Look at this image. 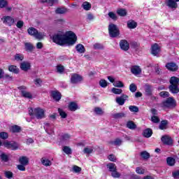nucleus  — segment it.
Listing matches in <instances>:
<instances>
[{
    "label": "nucleus",
    "instance_id": "obj_64",
    "mask_svg": "<svg viewBox=\"0 0 179 179\" xmlns=\"http://www.w3.org/2000/svg\"><path fill=\"white\" fill-rule=\"evenodd\" d=\"M172 177L176 179L179 178V170L173 172Z\"/></svg>",
    "mask_w": 179,
    "mask_h": 179
},
{
    "label": "nucleus",
    "instance_id": "obj_54",
    "mask_svg": "<svg viewBox=\"0 0 179 179\" xmlns=\"http://www.w3.org/2000/svg\"><path fill=\"white\" fill-rule=\"evenodd\" d=\"M4 175H5V177L8 179H10L13 177V173L10 172L9 171H6L4 172Z\"/></svg>",
    "mask_w": 179,
    "mask_h": 179
},
{
    "label": "nucleus",
    "instance_id": "obj_63",
    "mask_svg": "<svg viewBox=\"0 0 179 179\" xmlns=\"http://www.w3.org/2000/svg\"><path fill=\"white\" fill-rule=\"evenodd\" d=\"M71 139V136L69 134H64L62 136V141H69Z\"/></svg>",
    "mask_w": 179,
    "mask_h": 179
},
{
    "label": "nucleus",
    "instance_id": "obj_41",
    "mask_svg": "<svg viewBox=\"0 0 179 179\" xmlns=\"http://www.w3.org/2000/svg\"><path fill=\"white\" fill-rule=\"evenodd\" d=\"M87 22H93V20H94V19H96V16H94V15H93L91 13H89L87 14Z\"/></svg>",
    "mask_w": 179,
    "mask_h": 179
},
{
    "label": "nucleus",
    "instance_id": "obj_55",
    "mask_svg": "<svg viewBox=\"0 0 179 179\" xmlns=\"http://www.w3.org/2000/svg\"><path fill=\"white\" fill-rule=\"evenodd\" d=\"M112 92H113L114 94H121V93H122V90L120 88L113 87L112 89Z\"/></svg>",
    "mask_w": 179,
    "mask_h": 179
},
{
    "label": "nucleus",
    "instance_id": "obj_57",
    "mask_svg": "<svg viewBox=\"0 0 179 179\" xmlns=\"http://www.w3.org/2000/svg\"><path fill=\"white\" fill-rule=\"evenodd\" d=\"M8 137H9V135L8 134V133L5 131H2L0 133L1 139H8Z\"/></svg>",
    "mask_w": 179,
    "mask_h": 179
},
{
    "label": "nucleus",
    "instance_id": "obj_19",
    "mask_svg": "<svg viewBox=\"0 0 179 179\" xmlns=\"http://www.w3.org/2000/svg\"><path fill=\"white\" fill-rule=\"evenodd\" d=\"M31 66L30 63L28 62H23L20 64V69L22 71H24V72H27Z\"/></svg>",
    "mask_w": 179,
    "mask_h": 179
},
{
    "label": "nucleus",
    "instance_id": "obj_16",
    "mask_svg": "<svg viewBox=\"0 0 179 179\" xmlns=\"http://www.w3.org/2000/svg\"><path fill=\"white\" fill-rule=\"evenodd\" d=\"M176 159H177L176 155H174V157H168L166 158V163L168 166H170V167H173V166L176 165Z\"/></svg>",
    "mask_w": 179,
    "mask_h": 179
},
{
    "label": "nucleus",
    "instance_id": "obj_36",
    "mask_svg": "<svg viewBox=\"0 0 179 179\" xmlns=\"http://www.w3.org/2000/svg\"><path fill=\"white\" fill-rule=\"evenodd\" d=\"M68 12V9L65 8H57L55 10V13L58 15H64V13H66Z\"/></svg>",
    "mask_w": 179,
    "mask_h": 179
},
{
    "label": "nucleus",
    "instance_id": "obj_44",
    "mask_svg": "<svg viewBox=\"0 0 179 179\" xmlns=\"http://www.w3.org/2000/svg\"><path fill=\"white\" fill-rule=\"evenodd\" d=\"M167 124H168V122L167 120H162L161 122V124H159V129H166L167 128Z\"/></svg>",
    "mask_w": 179,
    "mask_h": 179
},
{
    "label": "nucleus",
    "instance_id": "obj_4",
    "mask_svg": "<svg viewBox=\"0 0 179 179\" xmlns=\"http://www.w3.org/2000/svg\"><path fill=\"white\" fill-rule=\"evenodd\" d=\"M176 106H177V102L173 97H169L162 103V107L164 108H174Z\"/></svg>",
    "mask_w": 179,
    "mask_h": 179
},
{
    "label": "nucleus",
    "instance_id": "obj_37",
    "mask_svg": "<svg viewBox=\"0 0 179 179\" xmlns=\"http://www.w3.org/2000/svg\"><path fill=\"white\" fill-rule=\"evenodd\" d=\"M136 26H138V24L134 20H130L127 22V27L129 29H135L136 28Z\"/></svg>",
    "mask_w": 179,
    "mask_h": 179
},
{
    "label": "nucleus",
    "instance_id": "obj_30",
    "mask_svg": "<svg viewBox=\"0 0 179 179\" xmlns=\"http://www.w3.org/2000/svg\"><path fill=\"white\" fill-rule=\"evenodd\" d=\"M24 47L26 51H28L29 52H31V51L34 50V46H33V44H31V43H25Z\"/></svg>",
    "mask_w": 179,
    "mask_h": 179
},
{
    "label": "nucleus",
    "instance_id": "obj_29",
    "mask_svg": "<svg viewBox=\"0 0 179 179\" xmlns=\"http://www.w3.org/2000/svg\"><path fill=\"white\" fill-rule=\"evenodd\" d=\"M42 3H48L49 6H52L54 3H58V0H41Z\"/></svg>",
    "mask_w": 179,
    "mask_h": 179
},
{
    "label": "nucleus",
    "instance_id": "obj_48",
    "mask_svg": "<svg viewBox=\"0 0 179 179\" xmlns=\"http://www.w3.org/2000/svg\"><path fill=\"white\" fill-rule=\"evenodd\" d=\"M63 152H64L66 155H72V149L68 146L63 147Z\"/></svg>",
    "mask_w": 179,
    "mask_h": 179
},
{
    "label": "nucleus",
    "instance_id": "obj_60",
    "mask_svg": "<svg viewBox=\"0 0 179 179\" xmlns=\"http://www.w3.org/2000/svg\"><path fill=\"white\" fill-rule=\"evenodd\" d=\"M136 172L137 173V174H145V169L141 167H137L136 169Z\"/></svg>",
    "mask_w": 179,
    "mask_h": 179
},
{
    "label": "nucleus",
    "instance_id": "obj_2",
    "mask_svg": "<svg viewBox=\"0 0 179 179\" xmlns=\"http://www.w3.org/2000/svg\"><path fill=\"white\" fill-rule=\"evenodd\" d=\"M29 115H34L37 120H43L45 118V111L41 108H36L34 109L30 108L29 110Z\"/></svg>",
    "mask_w": 179,
    "mask_h": 179
},
{
    "label": "nucleus",
    "instance_id": "obj_8",
    "mask_svg": "<svg viewBox=\"0 0 179 179\" xmlns=\"http://www.w3.org/2000/svg\"><path fill=\"white\" fill-rule=\"evenodd\" d=\"M129 99V96L127 94H122L120 96L116 97L115 101L119 106H124L125 101Z\"/></svg>",
    "mask_w": 179,
    "mask_h": 179
},
{
    "label": "nucleus",
    "instance_id": "obj_42",
    "mask_svg": "<svg viewBox=\"0 0 179 179\" xmlns=\"http://www.w3.org/2000/svg\"><path fill=\"white\" fill-rule=\"evenodd\" d=\"M117 15L119 16H127V10L124 8H120L117 10Z\"/></svg>",
    "mask_w": 179,
    "mask_h": 179
},
{
    "label": "nucleus",
    "instance_id": "obj_13",
    "mask_svg": "<svg viewBox=\"0 0 179 179\" xmlns=\"http://www.w3.org/2000/svg\"><path fill=\"white\" fill-rule=\"evenodd\" d=\"M120 46L121 50H123V51H128L129 50V43H128L127 40L120 41Z\"/></svg>",
    "mask_w": 179,
    "mask_h": 179
},
{
    "label": "nucleus",
    "instance_id": "obj_35",
    "mask_svg": "<svg viewBox=\"0 0 179 179\" xmlns=\"http://www.w3.org/2000/svg\"><path fill=\"white\" fill-rule=\"evenodd\" d=\"M140 156H141L142 159L144 160H148V159L150 158V154L148 152V151H143L140 153Z\"/></svg>",
    "mask_w": 179,
    "mask_h": 179
},
{
    "label": "nucleus",
    "instance_id": "obj_34",
    "mask_svg": "<svg viewBox=\"0 0 179 179\" xmlns=\"http://www.w3.org/2000/svg\"><path fill=\"white\" fill-rule=\"evenodd\" d=\"M82 8L85 10H90V9H92V4H90V3H89L87 1H85L82 4Z\"/></svg>",
    "mask_w": 179,
    "mask_h": 179
},
{
    "label": "nucleus",
    "instance_id": "obj_52",
    "mask_svg": "<svg viewBox=\"0 0 179 179\" xmlns=\"http://www.w3.org/2000/svg\"><path fill=\"white\" fill-rule=\"evenodd\" d=\"M111 143L115 145V146H120L122 143V140L116 138L114 141H112Z\"/></svg>",
    "mask_w": 179,
    "mask_h": 179
},
{
    "label": "nucleus",
    "instance_id": "obj_27",
    "mask_svg": "<svg viewBox=\"0 0 179 179\" xmlns=\"http://www.w3.org/2000/svg\"><path fill=\"white\" fill-rule=\"evenodd\" d=\"M125 117H127V115L124 113H114L112 115V117L115 118V120H118L120 118H124Z\"/></svg>",
    "mask_w": 179,
    "mask_h": 179
},
{
    "label": "nucleus",
    "instance_id": "obj_33",
    "mask_svg": "<svg viewBox=\"0 0 179 179\" xmlns=\"http://www.w3.org/2000/svg\"><path fill=\"white\" fill-rule=\"evenodd\" d=\"M170 83H171V85L178 86V85H179V78L176 77V76L171 77V79H170Z\"/></svg>",
    "mask_w": 179,
    "mask_h": 179
},
{
    "label": "nucleus",
    "instance_id": "obj_14",
    "mask_svg": "<svg viewBox=\"0 0 179 179\" xmlns=\"http://www.w3.org/2000/svg\"><path fill=\"white\" fill-rule=\"evenodd\" d=\"M166 68L168 69L169 71H171L172 72L178 71V66H177V64L173 62L167 63L166 64Z\"/></svg>",
    "mask_w": 179,
    "mask_h": 179
},
{
    "label": "nucleus",
    "instance_id": "obj_21",
    "mask_svg": "<svg viewBox=\"0 0 179 179\" xmlns=\"http://www.w3.org/2000/svg\"><path fill=\"white\" fill-rule=\"evenodd\" d=\"M145 92L146 96H152V92H153V87H152V85H145Z\"/></svg>",
    "mask_w": 179,
    "mask_h": 179
},
{
    "label": "nucleus",
    "instance_id": "obj_61",
    "mask_svg": "<svg viewBox=\"0 0 179 179\" xmlns=\"http://www.w3.org/2000/svg\"><path fill=\"white\" fill-rule=\"evenodd\" d=\"M108 15L110 19H113V20H117V15H115V13L109 12Z\"/></svg>",
    "mask_w": 179,
    "mask_h": 179
},
{
    "label": "nucleus",
    "instance_id": "obj_50",
    "mask_svg": "<svg viewBox=\"0 0 179 179\" xmlns=\"http://www.w3.org/2000/svg\"><path fill=\"white\" fill-rule=\"evenodd\" d=\"M58 113L59 115L62 117V118H66V117H68V115L66 114V113H65V111H64L61 108L58 109Z\"/></svg>",
    "mask_w": 179,
    "mask_h": 179
},
{
    "label": "nucleus",
    "instance_id": "obj_24",
    "mask_svg": "<svg viewBox=\"0 0 179 179\" xmlns=\"http://www.w3.org/2000/svg\"><path fill=\"white\" fill-rule=\"evenodd\" d=\"M0 158L1 162H4V163L9 162V157L2 151H0Z\"/></svg>",
    "mask_w": 179,
    "mask_h": 179
},
{
    "label": "nucleus",
    "instance_id": "obj_28",
    "mask_svg": "<svg viewBox=\"0 0 179 179\" xmlns=\"http://www.w3.org/2000/svg\"><path fill=\"white\" fill-rule=\"evenodd\" d=\"M107 169H108V171H110V173H113V171H115L117 170V166L114 163H109L106 165Z\"/></svg>",
    "mask_w": 179,
    "mask_h": 179
},
{
    "label": "nucleus",
    "instance_id": "obj_17",
    "mask_svg": "<svg viewBox=\"0 0 179 179\" xmlns=\"http://www.w3.org/2000/svg\"><path fill=\"white\" fill-rule=\"evenodd\" d=\"M131 72L133 75H141V73H142V69L139 66H133L131 68Z\"/></svg>",
    "mask_w": 179,
    "mask_h": 179
},
{
    "label": "nucleus",
    "instance_id": "obj_56",
    "mask_svg": "<svg viewBox=\"0 0 179 179\" xmlns=\"http://www.w3.org/2000/svg\"><path fill=\"white\" fill-rule=\"evenodd\" d=\"M136 85L134 83H131L130 85H129V90L130 92H131V93H135V92H136Z\"/></svg>",
    "mask_w": 179,
    "mask_h": 179
},
{
    "label": "nucleus",
    "instance_id": "obj_62",
    "mask_svg": "<svg viewBox=\"0 0 179 179\" xmlns=\"http://www.w3.org/2000/svg\"><path fill=\"white\" fill-rule=\"evenodd\" d=\"M99 85L101 87H107V81H106V80H101L99 81Z\"/></svg>",
    "mask_w": 179,
    "mask_h": 179
},
{
    "label": "nucleus",
    "instance_id": "obj_38",
    "mask_svg": "<svg viewBox=\"0 0 179 179\" xmlns=\"http://www.w3.org/2000/svg\"><path fill=\"white\" fill-rule=\"evenodd\" d=\"M127 128H129V129H136V124L134 123L133 121H129L127 123Z\"/></svg>",
    "mask_w": 179,
    "mask_h": 179
},
{
    "label": "nucleus",
    "instance_id": "obj_15",
    "mask_svg": "<svg viewBox=\"0 0 179 179\" xmlns=\"http://www.w3.org/2000/svg\"><path fill=\"white\" fill-rule=\"evenodd\" d=\"M160 52V47L157 43L154 44L151 48V53L156 57Z\"/></svg>",
    "mask_w": 179,
    "mask_h": 179
},
{
    "label": "nucleus",
    "instance_id": "obj_11",
    "mask_svg": "<svg viewBox=\"0 0 179 179\" xmlns=\"http://www.w3.org/2000/svg\"><path fill=\"white\" fill-rule=\"evenodd\" d=\"M4 24H7L8 26H12L13 23H15V19L10 16H4L1 18Z\"/></svg>",
    "mask_w": 179,
    "mask_h": 179
},
{
    "label": "nucleus",
    "instance_id": "obj_23",
    "mask_svg": "<svg viewBox=\"0 0 179 179\" xmlns=\"http://www.w3.org/2000/svg\"><path fill=\"white\" fill-rule=\"evenodd\" d=\"M169 90L173 94H177V93L179 92L178 85H174L173 84H171V85L169 86Z\"/></svg>",
    "mask_w": 179,
    "mask_h": 179
},
{
    "label": "nucleus",
    "instance_id": "obj_40",
    "mask_svg": "<svg viewBox=\"0 0 179 179\" xmlns=\"http://www.w3.org/2000/svg\"><path fill=\"white\" fill-rule=\"evenodd\" d=\"M93 150H94L93 147H87V148H84L83 152L85 155H90V154L93 153Z\"/></svg>",
    "mask_w": 179,
    "mask_h": 179
},
{
    "label": "nucleus",
    "instance_id": "obj_12",
    "mask_svg": "<svg viewBox=\"0 0 179 179\" xmlns=\"http://www.w3.org/2000/svg\"><path fill=\"white\" fill-rule=\"evenodd\" d=\"M165 3L166 6L171 9H177L178 8V4L176 2V0H165Z\"/></svg>",
    "mask_w": 179,
    "mask_h": 179
},
{
    "label": "nucleus",
    "instance_id": "obj_31",
    "mask_svg": "<svg viewBox=\"0 0 179 179\" xmlns=\"http://www.w3.org/2000/svg\"><path fill=\"white\" fill-rule=\"evenodd\" d=\"M19 162L20 164L23 166H27V164H29V158H27V157H22L20 158Z\"/></svg>",
    "mask_w": 179,
    "mask_h": 179
},
{
    "label": "nucleus",
    "instance_id": "obj_26",
    "mask_svg": "<svg viewBox=\"0 0 179 179\" xmlns=\"http://www.w3.org/2000/svg\"><path fill=\"white\" fill-rule=\"evenodd\" d=\"M78 108H79V107L78 106L77 103L71 102L69 104V109L70 110V111H76V110H78Z\"/></svg>",
    "mask_w": 179,
    "mask_h": 179
},
{
    "label": "nucleus",
    "instance_id": "obj_46",
    "mask_svg": "<svg viewBox=\"0 0 179 179\" xmlns=\"http://www.w3.org/2000/svg\"><path fill=\"white\" fill-rule=\"evenodd\" d=\"M129 110L131 113H139V108H138V106H129Z\"/></svg>",
    "mask_w": 179,
    "mask_h": 179
},
{
    "label": "nucleus",
    "instance_id": "obj_10",
    "mask_svg": "<svg viewBox=\"0 0 179 179\" xmlns=\"http://www.w3.org/2000/svg\"><path fill=\"white\" fill-rule=\"evenodd\" d=\"M161 141L164 145H167L168 146H171V145H173V138H171L170 136H162Z\"/></svg>",
    "mask_w": 179,
    "mask_h": 179
},
{
    "label": "nucleus",
    "instance_id": "obj_53",
    "mask_svg": "<svg viewBox=\"0 0 179 179\" xmlns=\"http://www.w3.org/2000/svg\"><path fill=\"white\" fill-rule=\"evenodd\" d=\"M113 86H115V87H124V83L122 81H115Z\"/></svg>",
    "mask_w": 179,
    "mask_h": 179
},
{
    "label": "nucleus",
    "instance_id": "obj_45",
    "mask_svg": "<svg viewBox=\"0 0 179 179\" xmlns=\"http://www.w3.org/2000/svg\"><path fill=\"white\" fill-rule=\"evenodd\" d=\"M93 48L94 50H103L104 45H103L101 43H94L93 45Z\"/></svg>",
    "mask_w": 179,
    "mask_h": 179
},
{
    "label": "nucleus",
    "instance_id": "obj_58",
    "mask_svg": "<svg viewBox=\"0 0 179 179\" xmlns=\"http://www.w3.org/2000/svg\"><path fill=\"white\" fill-rule=\"evenodd\" d=\"M73 171L74 173H80L82 171V168H80V167H79V166H78L76 165H74L73 166Z\"/></svg>",
    "mask_w": 179,
    "mask_h": 179
},
{
    "label": "nucleus",
    "instance_id": "obj_25",
    "mask_svg": "<svg viewBox=\"0 0 179 179\" xmlns=\"http://www.w3.org/2000/svg\"><path fill=\"white\" fill-rule=\"evenodd\" d=\"M153 134V131L151 129H146L143 131V135L144 138H150L152 135Z\"/></svg>",
    "mask_w": 179,
    "mask_h": 179
},
{
    "label": "nucleus",
    "instance_id": "obj_51",
    "mask_svg": "<svg viewBox=\"0 0 179 179\" xmlns=\"http://www.w3.org/2000/svg\"><path fill=\"white\" fill-rule=\"evenodd\" d=\"M111 176L113 178H120L121 177V173H120L116 170V171H113V172H111Z\"/></svg>",
    "mask_w": 179,
    "mask_h": 179
},
{
    "label": "nucleus",
    "instance_id": "obj_6",
    "mask_svg": "<svg viewBox=\"0 0 179 179\" xmlns=\"http://www.w3.org/2000/svg\"><path fill=\"white\" fill-rule=\"evenodd\" d=\"M3 146H5L6 149H10L11 150H17V149H19V144L15 141H6L3 143Z\"/></svg>",
    "mask_w": 179,
    "mask_h": 179
},
{
    "label": "nucleus",
    "instance_id": "obj_18",
    "mask_svg": "<svg viewBox=\"0 0 179 179\" xmlns=\"http://www.w3.org/2000/svg\"><path fill=\"white\" fill-rule=\"evenodd\" d=\"M54 126L50 123H45L44 125V129L47 134H52L54 132Z\"/></svg>",
    "mask_w": 179,
    "mask_h": 179
},
{
    "label": "nucleus",
    "instance_id": "obj_7",
    "mask_svg": "<svg viewBox=\"0 0 179 179\" xmlns=\"http://www.w3.org/2000/svg\"><path fill=\"white\" fill-rule=\"evenodd\" d=\"M83 80V78L82 76L78 73H72L71 75V83L73 85H76L78 83H80Z\"/></svg>",
    "mask_w": 179,
    "mask_h": 179
},
{
    "label": "nucleus",
    "instance_id": "obj_22",
    "mask_svg": "<svg viewBox=\"0 0 179 179\" xmlns=\"http://www.w3.org/2000/svg\"><path fill=\"white\" fill-rule=\"evenodd\" d=\"M76 50L80 54H85V52H86V49L85 48V46H83V45L80 43L76 45Z\"/></svg>",
    "mask_w": 179,
    "mask_h": 179
},
{
    "label": "nucleus",
    "instance_id": "obj_39",
    "mask_svg": "<svg viewBox=\"0 0 179 179\" xmlns=\"http://www.w3.org/2000/svg\"><path fill=\"white\" fill-rule=\"evenodd\" d=\"M8 71L13 73H19V69L16 66L11 65L8 67Z\"/></svg>",
    "mask_w": 179,
    "mask_h": 179
},
{
    "label": "nucleus",
    "instance_id": "obj_5",
    "mask_svg": "<svg viewBox=\"0 0 179 179\" xmlns=\"http://www.w3.org/2000/svg\"><path fill=\"white\" fill-rule=\"evenodd\" d=\"M108 31L110 37H112L113 38H115V37H118V36H120V29L117 25L114 24H109Z\"/></svg>",
    "mask_w": 179,
    "mask_h": 179
},
{
    "label": "nucleus",
    "instance_id": "obj_3",
    "mask_svg": "<svg viewBox=\"0 0 179 179\" xmlns=\"http://www.w3.org/2000/svg\"><path fill=\"white\" fill-rule=\"evenodd\" d=\"M28 34L33 36L37 40H43L44 38V33L38 32V31L34 27H30L27 29Z\"/></svg>",
    "mask_w": 179,
    "mask_h": 179
},
{
    "label": "nucleus",
    "instance_id": "obj_1",
    "mask_svg": "<svg viewBox=\"0 0 179 179\" xmlns=\"http://www.w3.org/2000/svg\"><path fill=\"white\" fill-rule=\"evenodd\" d=\"M52 40L53 43L59 44V45H65V44L67 45H73L78 41V36L73 31H69L66 34H63L62 32L55 34L52 36Z\"/></svg>",
    "mask_w": 179,
    "mask_h": 179
},
{
    "label": "nucleus",
    "instance_id": "obj_43",
    "mask_svg": "<svg viewBox=\"0 0 179 179\" xmlns=\"http://www.w3.org/2000/svg\"><path fill=\"white\" fill-rule=\"evenodd\" d=\"M94 111L97 115H103V114H104V111L101 108L96 107Z\"/></svg>",
    "mask_w": 179,
    "mask_h": 179
},
{
    "label": "nucleus",
    "instance_id": "obj_9",
    "mask_svg": "<svg viewBox=\"0 0 179 179\" xmlns=\"http://www.w3.org/2000/svg\"><path fill=\"white\" fill-rule=\"evenodd\" d=\"M19 90H20V92L22 94V97H24L25 99H32L33 96L31 94L27 91H26V86H20L18 87Z\"/></svg>",
    "mask_w": 179,
    "mask_h": 179
},
{
    "label": "nucleus",
    "instance_id": "obj_49",
    "mask_svg": "<svg viewBox=\"0 0 179 179\" xmlns=\"http://www.w3.org/2000/svg\"><path fill=\"white\" fill-rule=\"evenodd\" d=\"M56 69H57V73H64V71H65V69L64 68V66L59 64V65H57V67H56Z\"/></svg>",
    "mask_w": 179,
    "mask_h": 179
},
{
    "label": "nucleus",
    "instance_id": "obj_32",
    "mask_svg": "<svg viewBox=\"0 0 179 179\" xmlns=\"http://www.w3.org/2000/svg\"><path fill=\"white\" fill-rule=\"evenodd\" d=\"M21 128L20 127L17 126V125H13L10 127V131L13 132V134H17L19 132H20L21 131Z\"/></svg>",
    "mask_w": 179,
    "mask_h": 179
},
{
    "label": "nucleus",
    "instance_id": "obj_59",
    "mask_svg": "<svg viewBox=\"0 0 179 179\" xmlns=\"http://www.w3.org/2000/svg\"><path fill=\"white\" fill-rule=\"evenodd\" d=\"M24 58V57H23V55H20V54H17L15 56V59L16 61H23Z\"/></svg>",
    "mask_w": 179,
    "mask_h": 179
},
{
    "label": "nucleus",
    "instance_id": "obj_47",
    "mask_svg": "<svg viewBox=\"0 0 179 179\" xmlns=\"http://www.w3.org/2000/svg\"><path fill=\"white\" fill-rule=\"evenodd\" d=\"M41 163L43 166H45L46 167L48 166H51V161L47 159L42 158Z\"/></svg>",
    "mask_w": 179,
    "mask_h": 179
},
{
    "label": "nucleus",
    "instance_id": "obj_20",
    "mask_svg": "<svg viewBox=\"0 0 179 179\" xmlns=\"http://www.w3.org/2000/svg\"><path fill=\"white\" fill-rule=\"evenodd\" d=\"M52 97L55 100V101H59V100H61L62 95L58 91H52Z\"/></svg>",
    "mask_w": 179,
    "mask_h": 179
}]
</instances>
